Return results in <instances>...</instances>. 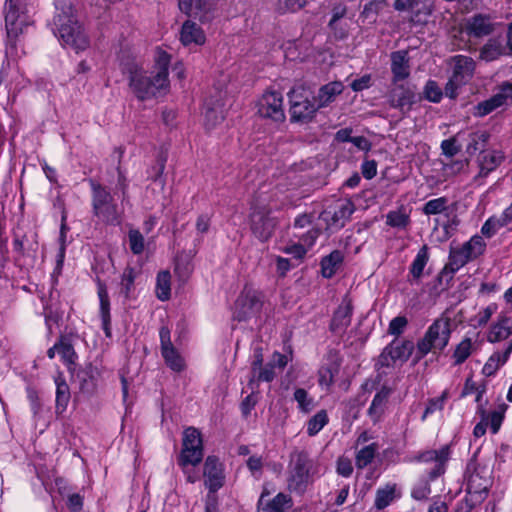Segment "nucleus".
Here are the masks:
<instances>
[{"instance_id": "63", "label": "nucleus", "mask_w": 512, "mask_h": 512, "mask_svg": "<svg viewBox=\"0 0 512 512\" xmlns=\"http://www.w3.org/2000/svg\"><path fill=\"white\" fill-rule=\"evenodd\" d=\"M406 325L407 320L405 317H396L390 322L389 333L392 335H399L403 332Z\"/></svg>"}, {"instance_id": "50", "label": "nucleus", "mask_w": 512, "mask_h": 512, "mask_svg": "<svg viewBox=\"0 0 512 512\" xmlns=\"http://www.w3.org/2000/svg\"><path fill=\"white\" fill-rule=\"evenodd\" d=\"M505 227L498 215L488 218L481 228L484 236L490 238L494 236L501 228Z\"/></svg>"}, {"instance_id": "19", "label": "nucleus", "mask_w": 512, "mask_h": 512, "mask_svg": "<svg viewBox=\"0 0 512 512\" xmlns=\"http://www.w3.org/2000/svg\"><path fill=\"white\" fill-rule=\"evenodd\" d=\"M224 102L219 96L216 100H208L205 103L204 124L208 130H212L224 120Z\"/></svg>"}, {"instance_id": "43", "label": "nucleus", "mask_w": 512, "mask_h": 512, "mask_svg": "<svg viewBox=\"0 0 512 512\" xmlns=\"http://www.w3.org/2000/svg\"><path fill=\"white\" fill-rule=\"evenodd\" d=\"M293 399L297 403L298 410L305 414L311 412L315 406L314 399L303 388L295 389Z\"/></svg>"}, {"instance_id": "60", "label": "nucleus", "mask_w": 512, "mask_h": 512, "mask_svg": "<svg viewBox=\"0 0 512 512\" xmlns=\"http://www.w3.org/2000/svg\"><path fill=\"white\" fill-rule=\"evenodd\" d=\"M353 472L352 462L349 458L340 457L337 461V473L343 477H349Z\"/></svg>"}, {"instance_id": "32", "label": "nucleus", "mask_w": 512, "mask_h": 512, "mask_svg": "<svg viewBox=\"0 0 512 512\" xmlns=\"http://www.w3.org/2000/svg\"><path fill=\"white\" fill-rule=\"evenodd\" d=\"M352 306L349 300L344 299L336 310L332 319L331 328L335 332L343 331L351 321Z\"/></svg>"}, {"instance_id": "64", "label": "nucleus", "mask_w": 512, "mask_h": 512, "mask_svg": "<svg viewBox=\"0 0 512 512\" xmlns=\"http://www.w3.org/2000/svg\"><path fill=\"white\" fill-rule=\"evenodd\" d=\"M319 385L328 388L333 383V373L329 368H322L319 371Z\"/></svg>"}, {"instance_id": "56", "label": "nucleus", "mask_w": 512, "mask_h": 512, "mask_svg": "<svg viewBox=\"0 0 512 512\" xmlns=\"http://www.w3.org/2000/svg\"><path fill=\"white\" fill-rule=\"evenodd\" d=\"M425 98L431 102L438 103L442 98V90L435 81H428L424 88Z\"/></svg>"}, {"instance_id": "20", "label": "nucleus", "mask_w": 512, "mask_h": 512, "mask_svg": "<svg viewBox=\"0 0 512 512\" xmlns=\"http://www.w3.org/2000/svg\"><path fill=\"white\" fill-rule=\"evenodd\" d=\"M180 41L187 47L193 45L202 46L206 42V35L200 26L190 20H187L182 25Z\"/></svg>"}, {"instance_id": "31", "label": "nucleus", "mask_w": 512, "mask_h": 512, "mask_svg": "<svg viewBox=\"0 0 512 512\" xmlns=\"http://www.w3.org/2000/svg\"><path fill=\"white\" fill-rule=\"evenodd\" d=\"M319 235V231L316 229L309 230L306 235H304L301 239V243L292 244L287 246L284 249V252L292 255L295 258H302L309 248H311L317 237Z\"/></svg>"}, {"instance_id": "24", "label": "nucleus", "mask_w": 512, "mask_h": 512, "mask_svg": "<svg viewBox=\"0 0 512 512\" xmlns=\"http://www.w3.org/2000/svg\"><path fill=\"white\" fill-rule=\"evenodd\" d=\"M391 71L394 82L404 80L410 74L407 51H396L391 54Z\"/></svg>"}, {"instance_id": "33", "label": "nucleus", "mask_w": 512, "mask_h": 512, "mask_svg": "<svg viewBox=\"0 0 512 512\" xmlns=\"http://www.w3.org/2000/svg\"><path fill=\"white\" fill-rule=\"evenodd\" d=\"M507 45L499 39H490L481 49L480 57L485 61H493L503 55H511Z\"/></svg>"}, {"instance_id": "53", "label": "nucleus", "mask_w": 512, "mask_h": 512, "mask_svg": "<svg viewBox=\"0 0 512 512\" xmlns=\"http://www.w3.org/2000/svg\"><path fill=\"white\" fill-rule=\"evenodd\" d=\"M446 398H447V392H443L441 396L431 399L421 417V420L425 421L429 415H431L437 411H441L444 408Z\"/></svg>"}, {"instance_id": "25", "label": "nucleus", "mask_w": 512, "mask_h": 512, "mask_svg": "<svg viewBox=\"0 0 512 512\" xmlns=\"http://www.w3.org/2000/svg\"><path fill=\"white\" fill-rule=\"evenodd\" d=\"M450 457V448L445 445L439 450L426 451L420 456L422 462H433L435 464L433 474L434 476L440 475L444 470V465Z\"/></svg>"}, {"instance_id": "47", "label": "nucleus", "mask_w": 512, "mask_h": 512, "mask_svg": "<svg viewBox=\"0 0 512 512\" xmlns=\"http://www.w3.org/2000/svg\"><path fill=\"white\" fill-rule=\"evenodd\" d=\"M428 262V250L426 246H423L414 258L410 272L414 278H419Z\"/></svg>"}, {"instance_id": "34", "label": "nucleus", "mask_w": 512, "mask_h": 512, "mask_svg": "<svg viewBox=\"0 0 512 512\" xmlns=\"http://www.w3.org/2000/svg\"><path fill=\"white\" fill-rule=\"evenodd\" d=\"M267 493L264 491L259 499L261 512H284L289 506L290 498L283 493L277 494L272 501L266 500Z\"/></svg>"}, {"instance_id": "5", "label": "nucleus", "mask_w": 512, "mask_h": 512, "mask_svg": "<svg viewBox=\"0 0 512 512\" xmlns=\"http://www.w3.org/2000/svg\"><path fill=\"white\" fill-rule=\"evenodd\" d=\"M486 248V243L479 235H474L462 246L452 248L449 254V262L445 265L443 272L454 274L469 261L480 256Z\"/></svg>"}, {"instance_id": "22", "label": "nucleus", "mask_w": 512, "mask_h": 512, "mask_svg": "<svg viewBox=\"0 0 512 512\" xmlns=\"http://www.w3.org/2000/svg\"><path fill=\"white\" fill-rule=\"evenodd\" d=\"M401 497V490L395 483H387L376 490L374 507L383 510Z\"/></svg>"}, {"instance_id": "12", "label": "nucleus", "mask_w": 512, "mask_h": 512, "mask_svg": "<svg viewBox=\"0 0 512 512\" xmlns=\"http://www.w3.org/2000/svg\"><path fill=\"white\" fill-rule=\"evenodd\" d=\"M257 113L263 118L280 122L285 119L283 108V96L275 90H267L259 98L257 104Z\"/></svg>"}, {"instance_id": "59", "label": "nucleus", "mask_w": 512, "mask_h": 512, "mask_svg": "<svg viewBox=\"0 0 512 512\" xmlns=\"http://www.w3.org/2000/svg\"><path fill=\"white\" fill-rule=\"evenodd\" d=\"M263 465H264V461H263V458L260 456H251L247 460V466H248L251 474L255 478H259L261 476Z\"/></svg>"}, {"instance_id": "21", "label": "nucleus", "mask_w": 512, "mask_h": 512, "mask_svg": "<svg viewBox=\"0 0 512 512\" xmlns=\"http://www.w3.org/2000/svg\"><path fill=\"white\" fill-rule=\"evenodd\" d=\"M493 31V23L490 18L484 15H475L468 19L462 29V33L468 36L482 37Z\"/></svg>"}, {"instance_id": "55", "label": "nucleus", "mask_w": 512, "mask_h": 512, "mask_svg": "<svg viewBox=\"0 0 512 512\" xmlns=\"http://www.w3.org/2000/svg\"><path fill=\"white\" fill-rule=\"evenodd\" d=\"M386 2L384 0H374L368 3L363 10V16L366 19H369L370 22L375 21V16L378 14L380 10H382L386 6Z\"/></svg>"}, {"instance_id": "57", "label": "nucleus", "mask_w": 512, "mask_h": 512, "mask_svg": "<svg viewBox=\"0 0 512 512\" xmlns=\"http://www.w3.org/2000/svg\"><path fill=\"white\" fill-rule=\"evenodd\" d=\"M59 355L61 356L64 363L67 364L68 366L74 364L76 354L73 347L70 344L60 342Z\"/></svg>"}, {"instance_id": "49", "label": "nucleus", "mask_w": 512, "mask_h": 512, "mask_svg": "<svg viewBox=\"0 0 512 512\" xmlns=\"http://www.w3.org/2000/svg\"><path fill=\"white\" fill-rule=\"evenodd\" d=\"M377 451V446L373 443L360 449L356 455V466L364 468L372 462Z\"/></svg>"}, {"instance_id": "58", "label": "nucleus", "mask_w": 512, "mask_h": 512, "mask_svg": "<svg viewBox=\"0 0 512 512\" xmlns=\"http://www.w3.org/2000/svg\"><path fill=\"white\" fill-rule=\"evenodd\" d=\"M458 137H460V135L451 139H446L441 143L444 155L452 157L459 152L460 145L457 144Z\"/></svg>"}, {"instance_id": "7", "label": "nucleus", "mask_w": 512, "mask_h": 512, "mask_svg": "<svg viewBox=\"0 0 512 512\" xmlns=\"http://www.w3.org/2000/svg\"><path fill=\"white\" fill-rule=\"evenodd\" d=\"M316 465L302 452L291 457L289 465L288 487L291 491L303 492L315 473Z\"/></svg>"}, {"instance_id": "8", "label": "nucleus", "mask_w": 512, "mask_h": 512, "mask_svg": "<svg viewBox=\"0 0 512 512\" xmlns=\"http://www.w3.org/2000/svg\"><path fill=\"white\" fill-rule=\"evenodd\" d=\"M453 73L445 86V95L449 98L457 96V90L467 84L473 77L475 62L472 58L457 55L452 58Z\"/></svg>"}, {"instance_id": "14", "label": "nucleus", "mask_w": 512, "mask_h": 512, "mask_svg": "<svg viewBox=\"0 0 512 512\" xmlns=\"http://www.w3.org/2000/svg\"><path fill=\"white\" fill-rule=\"evenodd\" d=\"M204 478L205 485L209 489L207 501L213 504L216 508V496L215 492L223 486L224 473L223 466L219 460L215 457H208L204 464ZM208 502H206L207 504Z\"/></svg>"}, {"instance_id": "52", "label": "nucleus", "mask_w": 512, "mask_h": 512, "mask_svg": "<svg viewBox=\"0 0 512 512\" xmlns=\"http://www.w3.org/2000/svg\"><path fill=\"white\" fill-rule=\"evenodd\" d=\"M488 484V480H482L478 473H473L468 479L467 490L469 493H482L487 490Z\"/></svg>"}, {"instance_id": "10", "label": "nucleus", "mask_w": 512, "mask_h": 512, "mask_svg": "<svg viewBox=\"0 0 512 512\" xmlns=\"http://www.w3.org/2000/svg\"><path fill=\"white\" fill-rule=\"evenodd\" d=\"M262 304L261 293L245 287L235 302L234 316L240 321L250 319L260 312Z\"/></svg>"}, {"instance_id": "26", "label": "nucleus", "mask_w": 512, "mask_h": 512, "mask_svg": "<svg viewBox=\"0 0 512 512\" xmlns=\"http://www.w3.org/2000/svg\"><path fill=\"white\" fill-rule=\"evenodd\" d=\"M390 102L392 107L405 113L410 110L414 102V93L409 88L400 85L392 90Z\"/></svg>"}, {"instance_id": "2", "label": "nucleus", "mask_w": 512, "mask_h": 512, "mask_svg": "<svg viewBox=\"0 0 512 512\" xmlns=\"http://www.w3.org/2000/svg\"><path fill=\"white\" fill-rule=\"evenodd\" d=\"M52 30L63 45L71 47L76 52L83 51L89 46V39L74 16L71 3L67 0L56 2Z\"/></svg>"}, {"instance_id": "30", "label": "nucleus", "mask_w": 512, "mask_h": 512, "mask_svg": "<svg viewBox=\"0 0 512 512\" xmlns=\"http://www.w3.org/2000/svg\"><path fill=\"white\" fill-rule=\"evenodd\" d=\"M511 352H512V340L509 342L508 346L505 348L504 351H502V352L497 351L489 357V359L487 360V362L484 364V366L482 368L483 374L485 376L494 375L497 372V370L507 362Z\"/></svg>"}, {"instance_id": "11", "label": "nucleus", "mask_w": 512, "mask_h": 512, "mask_svg": "<svg viewBox=\"0 0 512 512\" xmlns=\"http://www.w3.org/2000/svg\"><path fill=\"white\" fill-rule=\"evenodd\" d=\"M93 209L95 215L106 223L118 221L119 213L111 194L100 185L93 184Z\"/></svg>"}, {"instance_id": "45", "label": "nucleus", "mask_w": 512, "mask_h": 512, "mask_svg": "<svg viewBox=\"0 0 512 512\" xmlns=\"http://www.w3.org/2000/svg\"><path fill=\"white\" fill-rule=\"evenodd\" d=\"M386 218V223L395 228H405L410 222L409 214L403 207L395 211H390Z\"/></svg>"}, {"instance_id": "48", "label": "nucleus", "mask_w": 512, "mask_h": 512, "mask_svg": "<svg viewBox=\"0 0 512 512\" xmlns=\"http://www.w3.org/2000/svg\"><path fill=\"white\" fill-rule=\"evenodd\" d=\"M448 208V200L445 197H439L429 200L423 206V213L427 216L437 215L445 212Z\"/></svg>"}, {"instance_id": "28", "label": "nucleus", "mask_w": 512, "mask_h": 512, "mask_svg": "<svg viewBox=\"0 0 512 512\" xmlns=\"http://www.w3.org/2000/svg\"><path fill=\"white\" fill-rule=\"evenodd\" d=\"M98 369L91 364L86 365L77 373L80 390L84 394H92L97 387Z\"/></svg>"}, {"instance_id": "16", "label": "nucleus", "mask_w": 512, "mask_h": 512, "mask_svg": "<svg viewBox=\"0 0 512 512\" xmlns=\"http://www.w3.org/2000/svg\"><path fill=\"white\" fill-rule=\"evenodd\" d=\"M512 102V84L504 83L491 98L480 102L475 107V115L485 116L497 108L508 105Z\"/></svg>"}, {"instance_id": "36", "label": "nucleus", "mask_w": 512, "mask_h": 512, "mask_svg": "<svg viewBox=\"0 0 512 512\" xmlns=\"http://www.w3.org/2000/svg\"><path fill=\"white\" fill-rule=\"evenodd\" d=\"M389 395L390 389L384 387L374 396L370 408L368 410L369 416L374 422L378 421L382 414L384 413Z\"/></svg>"}, {"instance_id": "37", "label": "nucleus", "mask_w": 512, "mask_h": 512, "mask_svg": "<svg viewBox=\"0 0 512 512\" xmlns=\"http://www.w3.org/2000/svg\"><path fill=\"white\" fill-rule=\"evenodd\" d=\"M98 297L100 301V314L102 318L103 328L106 335H109L110 324V301L108 291L104 284L98 283Z\"/></svg>"}, {"instance_id": "61", "label": "nucleus", "mask_w": 512, "mask_h": 512, "mask_svg": "<svg viewBox=\"0 0 512 512\" xmlns=\"http://www.w3.org/2000/svg\"><path fill=\"white\" fill-rule=\"evenodd\" d=\"M306 4V0H279V9L295 12Z\"/></svg>"}, {"instance_id": "27", "label": "nucleus", "mask_w": 512, "mask_h": 512, "mask_svg": "<svg viewBox=\"0 0 512 512\" xmlns=\"http://www.w3.org/2000/svg\"><path fill=\"white\" fill-rule=\"evenodd\" d=\"M344 90L342 82L334 81L323 85L319 90L316 98L319 109L333 103L338 95Z\"/></svg>"}, {"instance_id": "44", "label": "nucleus", "mask_w": 512, "mask_h": 512, "mask_svg": "<svg viewBox=\"0 0 512 512\" xmlns=\"http://www.w3.org/2000/svg\"><path fill=\"white\" fill-rule=\"evenodd\" d=\"M136 278V271L133 268L124 270L120 282V294L125 298H130L134 292V281Z\"/></svg>"}, {"instance_id": "46", "label": "nucleus", "mask_w": 512, "mask_h": 512, "mask_svg": "<svg viewBox=\"0 0 512 512\" xmlns=\"http://www.w3.org/2000/svg\"><path fill=\"white\" fill-rule=\"evenodd\" d=\"M506 409V404L502 403L498 405V407L494 409L492 412L486 413V417L488 418V425H490L493 434H496L499 431L502 421L504 419Z\"/></svg>"}, {"instance_id": "3", "label": "nucleus", "mask_w": 512, "mask_h": 512, "mask_svg": "<svg viewBox=\"0 0 512 512\" xmlns=\"http://www.w3.org/2000/svg\"><path fill=\"white\" fill-rule=\"evenodd\" d=\"M31 13L32 8L28 6L26 0L6 1L4 14L9 43L15 41L26 28L33 24Z\"/></svg>"}, {"instance_id": "9", "label": "nucleus", "mask_w": 512, "mask_h": 512, "mask_svg": "<svg viewBox=\"0 0 512 512\" xmlns=\"http://www.w3.org/2000/svg\"><path fill=\"white\" fill-rule=\"evenodd\" d=\"M180 465L186 469L187 465L196 466L203 457L202 440L200 432L193 427L185 429L183 433Z\"/></svg>"}, {"instance_id": "1", "label": "nucleus", "mask_w": 512, "mask_h": 512, "mask_svg": "<svg viewBox=\"0 0 512 512\" xmlns=\"http://www.w3.org/2000/svg\"><path fill=\"white\" fill-rule=\"evenodd\" d=\"M170 55L161 49L155 53V65L151 71L145 70L136 62L127 64L123 69L129 76V85L139 100L155 98L168 90V67Z\"/></svg>"}, {"instance_id": "15", "label": "nucleus", "mask_w": 512, "mask_h": 512, "mask_svg": "<svg viewBox=\"0 0 512 512\" xmlns=\"http://www.w3.org/2000/svg\"><path fill=\"white\" fill-rule=\"evenodd\" d=\"M179 8L186 15L205 23L214 18L216 3L214 0H179Z\"/></svg>"}, {"instance_id": "6", "label": "nucleus", "mask_w": 512, "mask_h": 512, "mask_svg": "<svg viewBox=\"0 0 512 512\" xmlns=\"http://www.w3.org/2000/svg\"><path fill=\"white\" fill-rule=\"evenodd\" d=\"M290 101L291 118L296 121H308L312 119L319 109L316 98L308 88L296 85L288 93Z\"/></svg>"}, {"instance_id": "39", "label": "nucleus", "mask_w": 512, "mask_h": 512, "mask_svg": "<svg viewBox=\"0 0 512 512\" xmlns=\"http://www.w3.org/2000/svg\"><path fill=\"white\" fill-rule=\"evenodd\" d=\"M329 422L328 414L325 410L318 411L306 423V432L309 436L317 435Z\"/></svg>"}, {"instance_id": "54", "label": "nucleus", "mask_w": 512, "mask_h": 512, "mask_svg": "<svg viewBox=\"0 0 512 512\" xmlns=\"http://www.w3.org/2000/svg\"><path fill=\"white\" fill-rule=\"evenodd\" d=\"M129 246L134 254H140L144 250V237L138 230L129 231Z\"/></svg>"}, {"instance_id": "38", "label": "nucleus", "mask_w": 512, "mask_h": 512, "mask_svg": "<svg viewBox=\"0 0 512 512\" xmlns=\"http://www.w3.org/2000/svg\"><path fill=\"white\" fill-rule=\"evenodd\" d=\"M156 296L161 301H166L171 294V275L168 271H161L156 279Z\"/></svg>"}, {"instance_id": "42", "label": "nucleus", "mask_w": 512, "mask_h": 512, "mask_svg": "<svg viewBox=\"0 0 512 512\" xmlns=\"http://www.w3.org/2000/svg\"><path fill=\"white\" fill-rule=\"evenodd\" d=\"M342 253L340 251H333L329 256L325 257L321 262L322 275L326 278L332 277L338 265L342 262Z\"/></svg>"}, {"instance_id": "35", "label": "nucleus", "mask_w": 512, "mask_h": 512, "mask_svg": "<svg viewBox=\"0 0 512 512\" xmlns=\"http://www.w3.org/2000/svg\"><path fill=\"white\" fill-rule=\"evenodd\" d=\"M56 384V412L63 413L70 400V389L64 377L59 374L55 377Z\"/></svg>"}, {"instance_id": "23", "label": "nucleus", "mask_w": 512, "mask_h": 512, "mask_svg": "<svg viewBox=\"0 0 512 512\" xmlns=\"http://www.w3.org/2000/svg\"><path fill=\"white\" fill-rule=\"evenodd\" d=\"M504 156L501 151L485 150L478 157L479 176L485 177L495 170L502 162Z\"/></svg>"}, {"instance_id": "13", "label": "nucleus", "mask_w": 512, "mask_h": 512, "mask_svg": "<svg viewBox=\"0 0 512 512\" xmlns=\"http://www.w3.org/2000/svg\"><path fill=\"white\" fill-rule=\"evenodd\" d=\"M275 218L270 216L265 206H253L250 214V226L253 234L261 241H267L274 231Z\"/></svg>"}, {"instance_id": "41", "label": "nucleus", "mask_w": 512, "mask_h": 512, "mask_svg": "<svg viewBox=\"0 0 512 512\" xmlns=\"http://www.w3.org/2000/svg\"><path fill=\"white\" fill-rule=\"evenodd\" d=\"M476 341L470 338L463 339L455 348L453 358L455 364L463 363L476 349Z\"/></svg>"}, {"instance_id": "29", "label": "nucleus", "mask_w": 512, "mask_h": 512, "mask_svg": "<svg viewBox=\"0 0 512 512\" xmlns=\"http://www.w3.org/2000/svg\"><path fill=\"white\" fill-rule=\"evenodd\" d=\"M512 335V318L501 316L499 321L492 325L487 339L491 343L501 342Z\"/></svg>"}, {"instance_id": "62", "label": "nucleus", "mask_w": 512, "mask_h": 512, "mask_svg": "<svg viewBox=\"0 0 512 512\" xmlns=\"http://www.w3.org/2000/svg\"><path fill=\"white\" fill-rule=\"evenodd\" d=\"M481 420L477 423L473 430V435L476 438L482 437L486 433V429L488 427V418L486 417V412L483 409H480Z\"/></svg>"}, {"instance_id": "17", "label": "nucleus", "mask_w": 512, "mask_h": 512, "mask_svg": "<svg viewBox=\"0 0 512 512\" xmlns=\"http://www.w3.org/2000/svg\"><path fill=\"white\" fill-rule=\"evenodd\" d=\"M414 345L411 341H393L381 354V362L391 365L396 362H405L412 354Z\"/></svg>"}, {"instance_id": "18", "label": "nucleus", "mask_w": 512, "mask_h": 512, "mask_svg": "<svg viewBox=\"0 0 512 512\" xmlns=\"http://www.w3.org/2000/svg\"><path fill=\"white\" fill-rule=\"evenodd\" d=\"M394 7L398 11L413 10L415 12L411 19L413 23H425L432 11L430 0H395Z\"/></svg>"}, {"instance_id": "40", "label": "nucleus", "mask_w": 512, "mask_h": 512, "mask_svg": "<svg viewBox=\"0 0 512 512\" xmlns=\"http://www.w3.org/2000/svg\"><path fill=\"white\" fill-rule=\"evenodd\" d=\"M162 356L171 370L181 372L185 369V360L174 347L166 348L162 351Z\"/></svg>"}, {"instance_id": "4", "label": "nucleus", "mask_w": 512, "mask_h": 512, "mask_svg": "<svg viewBox=\"0 0 512 512\" xmlns=\"http://www.w3.org/2000/svg\"><path fill=\"white\" fill-rule=\"evenodd\" d=\"M450 322L446 318H440L428 328L425 336L417 344L416 361L429 352L443 350L450 338Z\"/></svg>"}, {"instance_id": "51", "label": "nucleus", "mask_w": 512, "mask_h": 512, "mask_svg": "<svg viewBox=\"0 0 512 512\" xmlns=\"http://www.w3.org/2000/svg\"><path fill=\"white\" fill-rule=\"evenodd\" d=\"M487 139L488 135L485 132L477 131L470 133V140L466 148L467 152L469 154H472L478 149H481L482 147H484Z\"/></svg>"}]
</instances>
